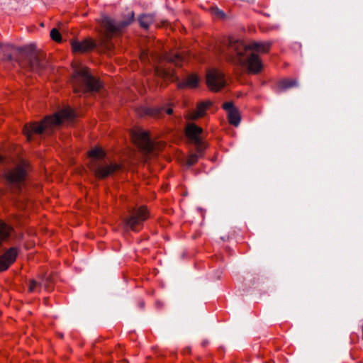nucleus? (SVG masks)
Segmentation results:
<instances>
[{
    "instance_id": "obj_1",
    "label": "nucleus",
    "mask_w": 363,
    "mask_h": 363,
    "mask_svg": "<svg viewBox=\"0 0 363 363\" xmlns=\"http://www.w3.org/2000/svg\"><path fill=\"white\" fill-rule=\"evenodd\" d=\"M270 46V42H252L246 45L242 41L229 38L223 55L230 62L246 67L248 73L258 74L263 65L259 57L254 52H267Z\"/></svg>"
},
{
    "instance_id": "obj_2",
    "label": "nucleus",
    "mask_w": 363,
    "mask_h": 363,
    "mask_svg": "<svg viewBox=\"0 0 363 363\" xmlns=\"http://www.w3.org/2000/svg\"><path fill=\"white\" fill-rule=\"evenodd\" d=\"M135 13L128 11L122 20H117L108 16H102L100 20L101 29L99 40V47L108 53L112 52L117 43L118 38L134 21Z\"/></svg>"
},
{
    "instance_id": "obj_3",
    "label": "nucleus",
    "mask_w": 363,
    "mask_h": 363,
    "mask_svg": "<svg viewBox=\"0 0 363 363\" xmlns=\"http://www.w3.org/2000/svg\"><path fill=\"white\" fill-rule=\"evenodd\" d=\"M0 48L7 60H11L13 52H17V62L22 69L40 73L47 66L45 54L33 44L17 48L7 44L0 45Z\"/></svg>"
},
{
    "instance_id": "obj_4",
    "label": "nucleus",
    "mask_w": 363,
    "mask_h": 363,
    "mask_svg": "<svg viewBox=\"0 0 363 363\" xmlns=\"http://www.w3.org/2000/svg\"><path fill=\"white\" fill-rule=\"evenodd\" d=\"M74 118V113L70 108H64L53 116H47L40 123H30L23 128V133L28 140L32 138V135L47 133L50 134L54 128L62 121H69Z\"/></svg>"
},
{
    "instance_id": "obj_5",
    "label": "nucleus",
    "mask_w": 363,
    "mask_h": 363,
    "mask_svg": "<svg viewBox=\"0 0 363 363\" xmlns=\"http://www.w3.org/2000/svg\"><path fill=\"white\" fill-rule=\"evenodd\" d=\"M71 83L75 93L81 91H96L100 88L99 82L92 76L86 67H74Z\"/></svg>"
},
{
    "instance_id": "obj_6",
    "label": "nucleus",
    "mask_w": 363,
    "mask_h": 363,
    "mask_svg": "<svg viewBox=\"0 0 363 363\" xmlns=\"http://www.w3.org/2000/svg\"><path fill=\"white\" fill-rule=\"evenodd\" d=\"M88 156L93 159L89 164L90 170L94 174L95 177L99 179H105L115 172L119 171L121 168L120 164L116 163L100 164L96 160H101L105 157V152L99 147H95L88 152Z\"/></svg>"
},
{
    "instance_id": "obj_7",
    "label": "nucleus",
    "mask_w": 363,
    "mask_h": 363,
    "mask_svg": "<svg viewBox=\"0 0 363 363\" xmlns=\"http://www.w3.org/2000/svg\"><path fill=\"white\" fill-rule=\"evenodd\" d=\"M130 135L133 143L145 155H155L162 145L160 142L152 141L148 133L142 130H132Z\"/></svg>"
},
{
    "instance_id": "obj_8",
    "label": "nucleus",
    "mask_w": 363,
    "mask_h": 363,
    "mask_svg": "<svg viewBox=\"0 0 363 363\" xmlns=\"http://www.w3.org/2000/svg\"><path fill=\"white\" fill-rule=\"evenodd\" d=\"M29 165L26 161H21L6 173V179L13 193H18L26 181Z\"/></svg>"
},
{
    "instance_id": "obj_9",
    "label": "nucleus",
    "mask_w": 363,
    "mask_h": 363,
    "mask_svg": "<svg viewBox=\"0 0 363 363\" xmlns=\"http://www.w3.org/2000/svg\"><path fill=\"white\" fill-rule=\"evenodd\" d=\"M148 218L149 213L145 206L132 208L128 210V214L123 218V223L125 228L138 231L143 226V222Z\"/></svg>"
},
{
    "instance_id": "obj_10",
    "label": "nucleus",
    "mask_w": 363,
    "mask_h": 363,
    "mask_svg": "<svg viewBox=\"0 0 363 363\" xmlns=\"http://www.w3.org/2000/svg\"><path fill=\"white\" fill-rule=\"evenodd\" d=\"M206 84L212 91H219L226 84L224 74L219 70L213 69L207 72Z\"/></svg>"
},
{
    "instance_id": "obj_11",
    "label": "nucleus",
    "mask_w": 363,
    "mask_h": 363,
    "mask_svg": "<svg viewBox=\"0 0 363 363\" xmlns=\"http://www.w3.org/2000/svg\"><path fill=\"white\" fill-rule=\"evenodd\" d=\"M18 255L16 247H11L0 255V272L6 270L15 261Z\"/></svg>"
},
{
    "instance_id": "obj_12",
    "label": "nucleus",
    "mask_w": 363,
    "mask_h": 363,
    "mask_svg": "<svg viewBox=\"0 0 363 363\" xmlns=\"http://www.w3.org/2000/svg\"><path fill=\"white\" fill-rule=\"evenodd\" d=\"M223 108L228 113V118L229 123L235 126H238L240 122V114L237 108L233 105V102H225L223 104Z\"/></svg>"
},
{
    "instance_id": "obj_13",
    "label": "nucleus",
    "mask_w": 363,
    "mask_h": 363,
    "mask_svg": "<svg viewBox=\"0 0 363 363\" xmlns=\"http://www.w3.org/2000/svg\"><path fill=\"white\" fill-rule=\"evenodd\" d=\"M71 45L73 52H85L93 49L96 46V43L91 40L86 39L81 42L72 40Z\"/></svg>"
},
{
    "instance_id": "obj_14",
    "label": "nucleus",
    "mask_w": 363,
    "mask_h": 363,
    "mask_svg": "<svg viewBox=\"0 0 363 363\" xmlns=\"http://www.w3.org/2000/svg\"><path fill=\"white\" fill-rule=\"evenodd\" d=\"M187 55L188 53L184 51L172 52L165 55L164 60L174 64L176 66H182V63L186 60Z\"/></svg>"
},
{
    "instance_id": "obj_15",
    "label": "nucleus",
    "mask_w": 363,
    "mask_h": 363,
    "mask_svg": "<svg viewBox=\"0 0 363 363\" xmlns=\"http://www.w3.org/2000/svg\"><path fill=\"white\" fill-rule=\"evenodd\" d=\"M203 130L195 124H190L186 128V134L187 137L193 142L201 140L200 135Z\"/></svg>"
},
{
    "instance_id": "obj_16",
    "label": "nucleus",
    "mask_w": 363,
    "mask_h": 363,
    "mask_svg": "<svg viewBox=\"0 0 363 363\" xmlns=\"http://www.w3.org/2000/svg\"><path fill=\"white\" fill-rule=\"evenodd\" d=\"M211 105L209 101L201 102L198 104L197 109L196 111L191 113L188 116V118L190 120H196L204 116L206 109Z\"/></svg>"
},
{
    "instance_id": "obj_17",
    "label": "nucleus",
    "mask_w": 363,
    "mask_h": 363,
    "mask_svg": "<svg viewBox=\"0 0 363 363\" xmlns=\"http://www.w3.org/2000/svg\"><path fill=\"white\" fill-rule=\"evenodd\" d=\"M199 83V79L198 77L194 75L191 74L187 77V78L182 82L179 83L178 86L179 88H184L186 86L190 87V88H194L196 87Z\"/></svg>"
},
{
    "instance_id": "obj_18",
    "label": "nucleus",
    "mask_w": 363,
    "mask_h": 363,
    "mask_svg": "<svg viewBox=\"0 0 363 363\" xmlns=\"http://www.w3.org/2000/svg\"><path fill=\"white\" fill-rule=\"evenodd\" d=\"M296 86H298V82L294 79H284L277 84V87L280 91H284Z\"/></svg>"
},
{
    "instance_id": "obj_19",
    "label": "nucleus",
    "mask_w": 363,
    "mask_h": 363,
    "mask_svg": "<svg viewBox=\"0 0 363 363\" xmlns=\"http://www.w3.org/2000/svg\"><path fill=\"white\" fill-rule=\"evenodd\" d=\"M138 22L141 28L147 29L149 26L154 22V17L150 14H143L139 16Z\"/></svg>"
},
{
    "instance_id": "obj_20",
    "label": "nucleus",
    "mask_w": 363,
    "mask_h": 363,
    "mask_svg": "<svg viewBox=\"0 0 363 363\" xmlns=\"http://www.w3.org/2000/svg\"><path fill=\"white\" fill-rule=\"evenodd\" d=\"M10 228L4 223L0 221V246L9 236Z\"/></svg>"
},
{
    "instance_id": "obj_21",
    "label": "nucleus",
    "mask_w": 363,
    "mask_h": 363,
    "mask_svg": "<svg viewBox=\"0 0 363 363\" xmlns=\"http://www.w3.org/2000/svg\"><path fill=\"white\" fill-rule=\"evenodd\" d=\"M155 74L158 76V77H163V78H169V79H174V74L173 73L169 71V70H167V69H164V68H162V67H156L155 68Z\"/></svg>"
},
{
    "instance_id": "obj_22",
    "label": "nucleus",
    "mask_w": 363,
    "mask_h": 363,
    "mask_svg": "<svg viewBox=\"0 0 363 363\" xmlns=\"http://www.w3.org/2000/svg\"><path fill=\"white\" fill-rule=\"evenodd\" d=\"M195 145V149L196 151V154L201 156L203 154V152L206 149V145L202 142L201 140H199V141L193 142Z\"/></svg>"
},
{
    "instance_id": "obj_23",
    "label": "nucleus",
    "mask_w": 363,
    "mask_h": 363,
    "mask_svg": "<svg viewBox=\"0 0 363 363\" xmlns=\"http://www.w3.org/2000/svg\"><path fill=\"white\" fill-rule=\"evenodd\" d=\"M41 287V284L38 281L31 279L29 281L28 291L30 292L39 291Z\"/></svg>"
},
{
    "instance_id": "obj_24",
    "label": "nucleus",
    "mask_w": 363,
    "mask_h": 363,
    "mask_svg": "<svg viewBox=\"0 0 363 363\" xmlns=\"http://www.w3.org/2000/svg\"><path fill=\"white\" fill-rule=\"evenodd\" d=\"M50 38L55 42H61V34L57 28H52L50 31Z\"/></svg>"
},
{
    "instance_id": "obj_25",
    "label": "nucleus",
    "mask_w": 363,
    "mask_h": 363,
    "mask_svg": "<svg viewBox=\"0 0 363 363\" xmlns=\"http://www.w3.org/2000/svg\"><path fill=\"white\" fill-rule=\"evenodd\" d=\"M199 157H201V156L196 153L190 155L187 160V165L191 166V165L196 164L197 162Z\"/></svg>"
},
{
    "instance_id": "obj_26",
    "label": "nucleus",
    "mask_w": 363,
    "mask_h": 363,
    "mask_svg": "<svg viewBox=\"0 0 363 363\" xmlns=\"http://www.w3.org/2000/svg\"><path fill=\"white\" fill-rule=\"evenodd\" d=\"M148 54L146 52H143L140 55V60L145 62L147 60Z\"/></svg>"
},
{
    "instance_id": "obj_27",
    "label": "nucleus",
    "mask_w": 363,
    "mask_h": 363,
    "mask_svg": "<svg viewBox=\"0 0 363 363\" xmlns=\"http://www.w3.org/2000/svg\"><path fill=\"white\" fill-rule=\"evenodd\" d=\"M215 15L219 18H223L225 16L224 13L219 10L216 11Z\"/></svg>"
},
{
    "instance_id": "obj_28",
    "label": "nucleus",
    "mask_w": 363,
    "mask_h": 363,
    "mask_svg": "<svg viewBox=\"0 0 363 363\" xmlns=\"http://www.w3.org/2000/svg\"><path fill=\"white\" fill-rule=\"evenodd\" d=\"M166 112L168 115H171L173 112V110L172 108H168L167 109Z\"/></svg>"
},
{
    "instance_id": "obj_29",
    "label": "nucleus",
    "mask_w": 363,
    "mask_h": 363,
    "mask_svg": "<svg viewBox=\"0 0 363 363\" xmlns=\"http://www.w3.org/2000/svg\"><path fill=\"white\" fill-rule=\"evenodd\" d=\"M4 158L0 155V163L3 162Z\"/></svg>"
},
{
    "instance_id": "obj_30",
    "label": "nucleus",
    "mask_w": 363,
    "mask_h": 363,
    "mask_svg": "<svg viewBox=\"0 0 363 363\" xmlns=\"http://www.w3.org/2000/svg\"><path fill=\"white\" fill-rule=\"evenodd\" d=\"M161 23H162V26H164L166 24V21H164L161 22Z\"/></svg>"
}]
</instances>
